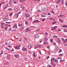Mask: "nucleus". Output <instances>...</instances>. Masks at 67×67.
I'll return each instance as SVG.
<instances>
[{
	"instance_id": "1",
	"label": "nucleus",
	"mask_w": 67,
	"mask_h": 67,
	"mask_svg": "<svg viewBox=\"0 0 67 67\" xmlns=\"http://www.w3.org/2000/svg\"><path fill=\"white\" fill-rule=\"evenodd\" d=\"M34 37L36 38H38L40 37V36L38 34H37L34 35Z\"/></svg>"
},
{
	"instance_id": "2",
	"label": "nucleus",
	"mask_w": 67,
	"mask_h": 67,
	"mask_svg": "<svg viewBox=\"0 0 67 67\" xmlns=\"http://www.w3.org/2000/svg\"><path fill=\"white\" fill-rule=\"evenodd\" d=\"M40 21L38 20H34V21H33V23H37V22H39Z\"/></svg>"
},
{
	"instance_id": "3",
	"label": "nucleus",
	"mask_w": 67,
	"mask_h": 67,
	"mask_svg": "<svg viewBox=\"0 0 67 67\" xmlns=\"http://www.w3.org/2000/svg\"><path fill=\"white\" fill-rule=\"evenodd\" d=\"M22 50L23 51H24V52H25V51H27V49L26 48H24V47H23L22 49Z\"/></svg>"
},
{
	"instance_id": "4",
	"label": "nucleus",
	"mask_w": 67,
	"mask_h": 67,
	"mask_svg": "<svg viewBox=\"0 0 67 67\" xmlns=\"http://www.w3.org/2000/svg\"><path fill=\"white\" fill-rule=\"evenodd\" d=\"M25 14L26 16V18H28L30 16V14L28 13H26Z\"/></svg>"
},
{
	"instance_id": "5",
	"label": "nucleus",
	"mask_w": 67,
	"mask_h": 67,
	"mask_svg": "<svg viewBox=\"0 0 67 67\" xmlns=\"http://www.w3.org/2000/svg\"><path fill=\"white\" fill-rule=\"evenodd\" d=\"M43 10L45 11H46L47 10H48V9L47 8L44 7V8H43Z\"/></svg>"
},
{
	"instance_id": "6",
	"label": "nucleus",
	"mask_w": 67,
	"mask_h": 67,
	"mask_svg": "<svg viewBox=\"0 0 67 67\" xmlns=\"http://www.w3.org/2000/svg\"><path fill=\"white\" fill-rule=\"evenodd\" d=\"M57 26H55L53 28L51 29L52 30H56V29H57Z\"/></svg>"
},
{
	"instance_id": "7",
	"label": "nucleus",
	"mask_w": 67,
	"mask_h": 67,
	"mask_svg": "<svg viewBox=\"0 0 67 67\" xmlns=\"http://www.w3.org/2000/svg\"><path fill=\"white\" fill-rule=\"evenodd\" d=\"M25 39V43H28V41H27V39L26 38H24Z\"/></svg>"
},
{
	"instance_id": "8",
	"label": "nucleus",
	"mask_w": 67,
	"mask_h": 67,
	"mask_svg": "<svg viewBox=\"0 0 67 67\" xmlns=\"http://www.w3.org/2000/svg\"><path fill=\"white\" fill-rule=\"evenodd\" d=\"M3 24H5L4 23H1V28H2V29H3Z\"/></svg>"
},
{
	"instance_id": "9",
	"label": "nucleus",
	"mask_w": 67,
	"mask_h": 67,
	"mask_svg": "<svg viewBox=\"0 0 67 67\" xmlns=\"http://www.w3.org/2000/svg\"><path fill=\"white\" fill-rule=\"evenodd\" d=\"M17 27V25H16V24H15L13 26V28H14V29H15Z\"/></svg>"
},
{
	"instance_id": "10",
	"label": "nucleus",
	"mask_w": 67,
	"mask_h": 67,
	"mask_svg": "<svg viewBox=\"0 0 67 67\" xmlns=\"http://www.w3.org/2000/svg\"><path fill=\"white\" fill-rule=\"evenodd\" d=\"M47 40H48V38H47V37H45V40H44V41H45V42H46V41H47Z\"/></svg>"
},
{
	"instance_id": "11",
	"label": "nucleus",
	"mask_w": 67,
	"mask_h": 67,
	"mask_svg": "<svg viewBox=\"0 0 67 67\" xmlns=\"http://www.w3.org/2000/svg\"><path fill=\"white\" fill-rule=\"evenodd\" d=\"M50 41L51 43H53V42H54V40H53V38H51L50 39Z\"/></svg>"
},
{
	"instance_id": "12",
	"label": "nucleus",
	"mask_w": 67,
	"mask_h": 67,
	"mask_svg": "<svg viewBox=\"0 0 67 67\" xmlns=\"http://www.w3.org/2000/svg\"><path fill=\"white\" fill-rule=\"evenodd\" d=\"M32 46H29V45L28 46V48H29V49H31V48H32Z\"/></svg>"
},
{
	"instance_id": "13",
	"label": "nucleus",
	"mask_w": 67,
	"mask_h": 67,
	"mask_svg": "<svg viewBox=\"0 0 67 67\" xmlns=\"http://www.w3.org/2000/svg\"><path fill=\"white\" fill-rule=\"evenodd\" d=\"M25 31L27 32H28V31H30V29H29L26 28V29H25Z\"/></svg>"
},
{
	"instance_id": "14",
	"label": "nucleus",
	"mask_w": 67,
	"mask_h": 67,
	"mask_svg": "<svg viewBox=\"0 0 67 67\" xmlns=\"http://www.w3.org/2000/svg\"><path fill=\"white\" fill-rule=\"evenodd\" d=\"M60 0H57V3H60Z\"/></svg>"
},
{
	"instance_id": "15",
	"label": "nucleus",
	"mask_w": 67,
	"mask_h": 67,
	"mask_svg": "<svg viewBox=\"0 0 67 67\" xmlns=\"http://www.w3.org/2000/svg\"><path fill=\"white\" fill-rule=\"evenodd\" d=\"M41 45H38L37 46V47L36 48H41Z\"/></svg>"
},
{
	"instance_id": "16",
	"label": "nucleus",
	"mask_w": 67,
	"mask_h": 67,
	"mask_svg": "<svg viewBox=\"0 0 67 67\" xmlns=\"http://www.w3.org/2000/svg\"><path fill=\"white\" fill-rule=\"evenodd\" d=\"M61 1L62 2V4H64V0H61Z\"/></svg>"
},
{
	"instance_id": "17",
	"label": "nucleus",
	"mask_w": 67,
	"mask_h": 67,
	"mask_svg": "<svg viewBox=\"0 0 67 67\" xmlns=\"http://www.w3.org/2000/svg\"><path fill=\"white\" fill-rule=\"evenodd\" d=\"M9 64V63L7 62L4 63V65H8Z\"/></svg>"
},
{
	"instance_id": "18",
	"label": "nucleus",
	"mask_w": 67,
	"mask_h": 67,
	"mask_svg": "<svg viewBox=\"0 0 67 67\" xmlns=\"http://www.w3.org/2000/svg\"><path fill=\"white\" fill-rule=\"evenodd\" d=\"M14 10L16 11H18V8H16L14 9Z\"/></svg>"
},
{
	"instance_id": "19",
	"label": "nucleus",
	"mask_w": 67,
	"mask_h": 67,
	"mask_svg": "<svg viewBox=\"0 0 67 67\" xmlns=\"http://www.w3.org/2000/svg\"><path fill=\"white\" fill-rule=\"evenodd\" d=\"M59 21L61 23H62V22H63V20H62L61 19H59Z\"/></svg>"
},
{
	"instance_id": "20",
	"label": "nucleus",
	"mask_w": 67,
	"mask_h": 67,
	"mask_svg": "<svg viewBox=\"0 0 67 67\" xmlns=\"http://www.w3.org/2000/svg\"><path fill=\"white\" fill-rule=\"evenodd\" d=\"M43 44H45V45H46V44H48V43H47V42H44V43H43Z\"/></svg>"
},
{
	"instance_id": "21",
	"label": "nucleus",
	"mask_w": 67,
	"mask_h": 67,
	"mask_svg": "<svg viewBox=\"0 0 67 67\" xmlns=\"http://www.w3.org/2000/svg\"><path fill=\"white\" fill-rule=\"evenodd\" d=\"M45 34L46 36H48V33L46 32H45Z\"/></svg>"
},
{
	"instance_id": "22",
	"label": "nucleus",
	"mask_w": 67,
	"mask_h": 67,
	"mask_svg": "<svg viewBox=\"0 0 67 67\" xmlns=\"http://www.w3.org/2000/svg\"><path fill=\"white\" fill-rule=\"evenodd\" d=\"M55 50H58V49H59V47H56L55 48Z\"/></svg>"
},
{
	"instance_id": "23",
	"label": "nucleus",
	"mask_w": 67,
	"mask_h": 67,
	"mask_svg": "<svg viewBox=\"0 0 67 67\" xmlns=\"http://www.w3.org/2000/svg\"><path fill=\"white\" fill-rule=\"evenodd\" d=\"M20 46H21V45H19V46H18V47L17 48V49H20Z\"/></svg>"
},
{
	"instance_id": "24",
	"label": "nucleus",
	"mask_w": 67,
	"mask_h": 67,
	"mask_svg": "<svg viewBox=\"0 0 67 67\" xmlns=\"http://www.w3.org/2000/svg\"><path fill=\"white\" fill-rule=\"evenodd\" d=\"M53 38H57V36H53Z\"/></svg>"
},
{
	"instance_id": "25",
	"label": "nucleus",
	"mask_w": 67,
	"mask_h": 67,
	"mask_svg": "<svg viewBox=\"0 0 67 67\" xmlns=\"http://www.w3.org/2000/svg\"><path fill=\"white\" fill-rule=\"evenodd\" d=\"M10 57H9L8 56H7V59H8V60H9V59H10L9 58Z\"/></svg>"
},
{
	"instance_id": "26",
	"label": "nucleus",
	"mask_w": 67,
	"mask_h": 67,
	"mask_svg": "<svg viewBox=\"0 0 67 67\" xmlns=\"http://www.w3.org/2000/svg\"><path fill=\"white\" fill-rule=\"evenodd\" d=\"M22 24H19L18 26L19 27H21V26H22Z\"/></svg>"
},
{
	"instance_id": "27",
	"label": "nucleus",
	"mask_w": 67,
	"mask_h": 67,
	"mask_svg": "<svg viewBox=\"0 0 67 67\" xmlns=\"http://www.w3.org/2000/svg\"><path fill=\"white\" fill-rule=\"evenodd\" d=\"M34 27V26H30V27L31 28V29H32V28H33V27Z\"/></svg>"
},
{
	"instance_id": "28",
	"label": "nucleus",
	"mask_w": 67,
	"mask_h": 67,
	"mask_svg": "<svg viewBox=\"0 0 67 67\" xmlns=\"http://www.w3.org/2000/svg\"><path fill=\"white\" fill-rule=\"evenodd\" d=\"M25 0H21V2H25Z\"/></svg>"
},
{
	"instance_id": "29",
	"label": "nucleus",
	"mask_w": 67,
	"mask_h": 67,
	"mask_svg": "<svg viewBox=\"0 0 67 67\" xmlns=\"http://www.w3.org/2000/svg\"><path fill=\"white\" fill-rule=\"evenodd\" d=\"M45 20V18H43L42 20V22H44Z\"/></svg>"
},
{
	"instance_id": "30",
	"label": "nucleus",
	"mask_w": 67,
	"mask_h": 67,
	"mask_svg": "<svg viewBox=\"0 0 67 67\" xmlns=\"http://www.w3.org/2000/svg\"><path fill=\"white\" fill-rule=\"evenodd\" d=\"M18 16H19V14L18 13L16 15V18H18Z\"/></svg>"
},
{
	"instance_id": "31",
	"label": "nucleus",
	"mask_w": 67,
	"mask_h": 67,
	"mask_svg": "<svg viewBox=\"0 0 67 67\" xmlns=\"http://www.w3.org/2000/svg\"><path fill=\"white\" fill-rule=\"evenodd\" d=\"M62 52V51L61 49H60L59 50V53H60V52Z\"/></svg>"
},
{
	"instance_id": "32",
	"label": "nucleus",
	"mask_w": 67,
	"mask_h": 67,
	"mask_svg": "<svg viewBox=\"0 0 67 67\" xmlns=\"http://www.w3.org/2000/svg\"><path fill=\"white\" fill-rule=\"evenodd\" d=\"M14 56L15 57H16V58H18V55H17L15 54V55H14Z\"/></svg>"
},
{
	"instance_id": "33",
	"label": "nucleus",
	"mask_w": 67,
	"mask_h": 67,
	"mask_svg": "<svg viewBox=\"0 0 67 67\" xmlns=\"http://www.w3.org/2000/svg\"><path fill=\"white\" fill-rule=\"evenodd\" d=\"M58 40L59 42V43H60V39L59 38H58Z\"/></svg>"
},
{
	"instance_id": "34",
	"label": "nucleus",
	"mask_w": 67,
	"mask_h": 67,
	"mask_svg": "<svg viewBox=\"0 0 67 67\" xmlns=\"http://www.w3.org/2000/svg\"><path fill=\"white\" fill-rule=\"evenodd\" d=\"M18 45L16 46L15 47V49H18Z\"/></svg>"
},
{
	"instance_id": "35",
	"label": "nucleus",
	"mask_w": 67,
	"mask_h": 67,
	"mask_svg": "<svg viewBox=\"0 0 67 67\" xmlns=\"http://www.w3.org/2000/svg\"><path fill=\"white\" fill-rule=\"evenodd\" d=\"M29 20H32V18L31 17H30L29 19Z\"/></svg>"
},
{
	"instance_id": "36",
	"label": "nucleus",
	"mask_w": 67,
	"mask_h": 67,
	"mask_svg": "<svg viewBox=\"0 0 67 67\" xmlns=\"http://www.w3.org/2000/svg\"><path fill=\"white\" fill-rule=\"evenodd\" d=\"M57 61H58V60H57V59H55L54 60V62L55 63H56L57 62Z\"/></svg>"
},
{
	"instance_id": "37",
	"label": "nucleus",
	"mask_w": 67,
	"mask_h": 67,
	"mask_svg": "<svg viewBox=\"0 0 67 67\" xmlns=\"http://www.w3.org/2000/svg\"><path fill=\"white\" fill-rule=\"evenodd\" d=\"M39 29H38L37 30H35V31L38 32V31H39Z\"/></svg>"
},
{
	"instance_id": "38",
	"label": "nucleus",
	"mask_w": 67,
	"mask_h": 67,
	"mask_svg": "<svg viewBox=\"0 0 67 67\" xmlns=\"http://www.w3.org/2000/svg\"><path fill=\"white\" fill-rule=\"evenodd\" d=\"M57 23V22L56 21H55V22L53 23L52 24H56V23Z\"/></svg>"
},
{
	"instance_id": "39",
	"label": "nucleus",
	"mask_w": 67,
	"mask_h": 67,
	"mask_svg": "<svg viewBox=\"0 0 67 67\" xmlns=\"http://www.w3.org/2000/svg\"><path fill=\"white\" fill-rule=\"evenodd\" d=\"M58 59H60V60L62 59V58H60V57H58Z\"/></svg>"
},
{
	"instance_id": "40",
	"label": "nucleus",
	"mask_w": 67,
	"mask_h": 67,
	"mask_svg": "<svg viewBox=\"0 0 67 67\" xmlns=\"http://www.w3.org/2000/svg\"><path fill=\"white\" fill-rule=\"evenodd\" d=\"M5 19H7V18H4L3 19V21H5V20H5Z\"/></svg>"
},
{
	"instance_id": "41",
	"label": "nucleus",
	"mask_w": 67,
	"mask_h": 67,
	"mask_svg": "<svg viewBox=\"0 0 67 67\" xmlns=\"http://www.w3.org/2000/svg\"><path fill=\"white\" fill-rule=\"evenodd\" d=\"M52 60L53 61H55V58L52 59Z\"/></svg>"
},
{
	"instance_id": "42",
	"label": "nucleus",
	"mask_w": 67,
	"mask_h": 67,
	"mask_svg": "<svg viewBox=\"0 0 67 67\" xmlns=\"http://www.w3.org/2000/svg\"><path fill=\"white\" fill-rule=\"evenodd\" d=\"M62 40L63 41H64V38H62Z\"/></svg>"
},
{
	"instance_id": "43",
	"label": "nucleus",
	"mask_w": 67,
	"mask_h": 67,
	"mask_svg": "<svg viewBox=\"0 0 67 67\" xmlns=\"http://www.w3.org/2000/svg\"><path fill=\"white\" fill-rule=\"evenodd\" d=\"M11 9H12V8L11 9V8H8V10H11Z\"/></svg>"
},
{
	"instance_id": "44",
	"label": "nucleus",
	"mask_w": 67,
	"mask_h": 67,
	"mask_svg": "<svg viewBox=\"0 0 67 67\" xmlns=\"http://www.w3.org/2000/svg\"><path fill=\"white\" fill-rule=\"evenodd\" d=\"M41 16H42V17H45V15H41Z\"/></svg>"
},
{
	"instance_id": "45",
	"label": "nucleus",
	"mask_w": 67,
	"mask_h": 67,
	"mask_svg": "<svg viewBox=\"0 0 67 67\" xmlns=\"http://www.w3.org/2000/svg\"><path fill=\"white\" fill-rule=\"evenodd\" d=\"M25 23H26L25 24H26V25L27 24V21H25Z\"/></svg>"
},
{
	"instance_id": "46",
	"label": "nucleus",
	"mask_w": 67,
	"mask_h": 67,
	"mask_svg": "<svg viewBox=\"0 0 67 67\" xmlns=\"http://www.w3.org/2000/svg\"><path fill=\"white\" fill-rule=\"evenodd\" d=\"M11 23V21L10 22H6V23H7V24H8V23Z\"/></svg>"
},
{
	"instance_id": "47",
	"label": "nucleus",
	"mask_w": 67,
	"mask_h": 67,
	"mask_svg": "<svg viewBox=\"0 0 67 67\" xmlns=\"http://www.w3.org/2000/svg\"><path fill=\"white\" fill-rule=\"evenodd\" d=\"M24 7V6L23 5H22L21 6L20 8H23Z\"/></svg>"
},
{
	"instance_id": "48",
	"label": "nucleus",
	"mask_w": 67,
	"mask_h": 67,
	"mask_svg": "<svg viewBox=\"0 0 67 67\" xmlns=\"http://www.w3.org/2000/svg\"><path fill=\"white\" fill-rule=\"evenodd\" d=\"M5 29L6 30H7V27H5Z\"/></svg>"
},
{
	"instance_id": "49",
	"label": "nucleus",
	"mask_w": 67,
	"mask_h": 67,
	"mask_svg": "<svg viewBox=\"0 0 67 67\" xmlns=\"http://www.w3.org/2000/svg\"><path fill=\"white\" fill-rule=\"evenodd\" d=\"M53 18H51L50 19V20H53Z\"/></svg>"
},
{
	"instance_id": "50",
	"label": "nucleus",
	"mask_w": 67,
	"mask_h": 67,
	"mask_svg": "<svg viewBox=\"0 0 67 67\" xmlns=\"http://www.w3.org/2000/svg\"><path fill=\"white\" fill-rule=\"evenodd\" d=\"M10 55H11V54H8L7 55V56H8L9 57H10Z\"/></svg>"
},
{
	"instance_id": "51",
	"label": "nucleus",
	"mask_w": 67,
	"mask_h": 67,
	"mask_svg": "<svg viewBox=\"0 0 67 67\" xmlns=\"http://www.w3.org/2000/svg\"><path fill=\"white\" fill-rule=\"evenodd\" d=\"M6 49H7V50H8V51H9V48H8L7 47H6Z\"/></svg>"
},
{
	"instance_id": "52",
	"label": "nucleus",
	"mask_w": 67,
	"mask_h": 67,
	"mask_svg": "<svg viewBox=\"0 0 67 67\" xmlns=\"http://www.w3.org/2000/svg\"><path fill=\"white\" fill-rule=\"evenodd\" d=\"M9 4L10 5H11V2H10L9 3Z\"/></svg>"
},
{
	"instance_id": "53",
	"label": "nucleus",
	"mask_w": 67,
	"mask_h": 67,
	"mask_svg": "<svg viewBox=\"0 0 67 67\" xmlns=\"http://www.w3.org/2000/svg\"><path fill=\"white\" fill-rule=\"evenodd\" d=\"M38 12H41V10H40L39 9L38 10Z\"/></svg>"
},
{
	"instance_id": "54",
	"label": "nucleus",
	"mask_w": 67,
	"mask_h": 67,
	"mask_svg": "<svg viewBox=\"0 0 67 67\" xmlns=\"http://www.w3.org/2000/svg\"><path fill=\"white\" fill-rule=\"evenodd\" d=\"M49 58V56H48L47 57V59H48V58Z\"/></svg>"
},
{
	"instance_id": "55",
	"label": "nucleus",
	"mask_w": 67,
	"mask_h": 67,
	"mask_svg": "<svg viewBox=\"0 0 67 67\" xmlns=\"http://www.w3.org/2000/svg\"><path fill=\"white\" fill-rule=\"evenodd\" d=\"M53 44H54V45H56V43H55V42H54V43H53Z\"/></svg>"
},
{
	"instance_id": "56",
	"label": "nucleus",
	"mask_w": 67,
	"mask_h": 67,
	"mask_svg": "<svg viewBox=\"0 0 67 67\" xmlns=\"http://www.w3.org/2000/svg\"><path fill=\"white\" fill-rule=\"evenodd\" d=\"M59 16H60V17H61V16H61V15H60L59 16H58V18H59Z\"/></svg>"
},
{
	"instance_id": "57",
	"label": "nucleus",
	"mask_w": 67,
	"mask_h": 67,
	"mask_svg": "<svg viewBox=\"0 0 67 67\" xmlns=\"http://www.w3.org/2000/svg\"><path fill=\"white\" fill-rule=\"evenodd\" d=\"M60 56H63V54H60Z\"/></svg>"
},
{
	"instance_id": "58",
	"label": "nucleus",
	"mask_w": 67,
	"mask_h": 67,
	"mask_svg": "<svg viewBox=\"0 0 67 67\" xmlns=\"http://www.w3.org/2000/svg\"><path fill=\"white\" fill-rule=\"evenodd\" d=\"M9 16H12V14H10V13H9Z\"/></svg>"
},
{
	"instance_id": "59",
	"label": "nucleus",
	"mask_w": 67,
	"mask_h": 67,
	"mask_svg": "<svg viewBox=\"0 0 67 67\" xmlns=\"http://www.w3.org/2000/svg\"><path fill=\"white\" fill-rule=\"evenodd\" d=\"M39 52L41 54H42V53H41V51H39Z\"/></svg>"
},
{
	"instance_id": "60",
	"label": "nucleus",
	"mask_w": 67,
	"mask_h": 67,
	"mask_svg": "<svg viewBox=\"0 0 67 67\" xmlns=\"http://www.w3.org/2000/svg\"><path fill=\"white\" fill-rule=\"evenodd\" d=\"M52 65H53L54 67H55L56 66V65L55 64H52Z\"/></svg>"
},
{
	"instance_id": "61",
	"label": "nucleus",
	"mask_w": 67,
	"mask_h": 67,
	"mask_svg": "<svg viewBox=\"0 0 67 67\" xmlns=\"http://www.w3.org/2000/svg\"><path fill=\"white\" fill-rule=\"evenodd\" d=\"M11 30V28H9V29H8V30L9 31H10V30Z\"/></svg>"
},
{
	"instance_id": "62",
	"label": "nucleus",
	"mask_w": 67,
	"mask_h": 67,
	"mask_svg": "<svg viewBox=\"0 0 67 67\" xmlns=\"http://www.w3.org/2000/svg\"><path fill=\"white\" fill-rule=\"evenodd\" d=\"M48 14V15H51V14H50V13H49L48 14Z\"/></svg>"
},
{
	"instance_id": "63",
	"label": "nucleus",
	"mask_w": 67,
	"mask_h": 67,
	"mask_svg": "<svg viewBox=\"0 0 67 67\" xmlns=\"http://www.w3.org/2000/svg\"><path fill=\"white\" fill-rule=\"evenodd\" d=\"M65 41H66V42H67V39H66Z\"/></svg>"
},
{
	"instance_id": "64",
	"label": "nucleus",
	"mask_w": 67,
	"mask_h": 67,
	"mask_svg": "<svg viewBox=\"0 0 67 67\" xmlns=\"http://www.w3.org/2000/svg\"><path fill=\"white\" fill-rule=\"evenodd\" d=\"M65 27H67V25H65Z\"/></svg>"
}]
</instances>
